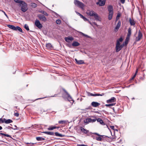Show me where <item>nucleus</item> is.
<instances>
[{
  "label": "nucleus",
  "mask_w": 146,
  "mask_h": 146,
  "mask_svg": "<svg viewBox=\"0 0 146 146\" xmlns=\"http://www.w3.org/2000/svg\"><path fill=\"white\" fill-rule=\"evenodd\" d=\"M86 13L88 15L90 16L94 17L96 21H100L99 17L98 15L93 11L90 10H88L87 11Z\"/></svg>",
  "instance_id": "nucleus-1"
},
{
  "label": "nucleus",
  "mask_w": 146,
  "mask_h": 146,
  "mask_svg": "<svg viewBox=\"0 0 146 146\" xmlns=\"http://www.w3.org/2000/svg\"><path fill=\"white\" fill-rule=\"evenodd\" d=\"M19 6L21 7V10L23 12L26 11L28 9L27 4L24 1L19 4Z\"/></svg>",
  "instance_id": "nucleus-2"
},
{
  "label": "nucleus",
  "mask_w": 146,
  "mask_h": 146,
  "mask_svg": "<svg viewBox=\"0 0 146 146\" xmlns=\"http://www.w3.org/2000/svg\"><path fill=\"white\" fill-rule=\"evenodd\" d=\"M7 26L8 27L12 29L14 31L18 30L22 33H23L22 29L19 26L15 27L14 25H7Z\"/></svg>",
  "instance_id": "nucleus-3"
},
{
  "label": "nucleus",
  "mask_w": 146,
  "mask_h": 146,
  "mask_svg": "<svg viewBox=\"0 0 146 146\" xmlns=\"http://www.w3.org/2000/svg\"><path fill=\"white\" fill-rule=\"evenodd\" d=\"M63 90L65 93L66 94L65 95L63 94L62 96L63 97L66 98L68 101L70 102L72 101L73 103L74 102L73 100L70 95L64 89H63Z\"/></svg>",
  "instance_id": "nucleus-4"
},
{
  "label": "nucleus",
  "mask_w": 146,
  "mask_h": 146,
  "mask_svg": "<svg viewBox=\"0 0 146 146\" xmlns=\"http://www.w3.org/2000/svg\"><path fill=\"white\" fill-rule=\"evenodd\" d=\"M74 3L75 5L82 9L84 6V5L83 3L78 0H74Z\"/></svg>",
  "instance_id": "nucleus-5"
},
{
  "label": "nucleus",
  "mask_w": 146,
  "mask_h": 146,
  "mask_svg": "<svg viewBox=\"0 0 146 146\" xmlns=\"http://www.w3.org/2000/svg\"><path fill=\"white\" fill-rule=\"evenodd\" d=\"M37 17L41 21L45 22L46 21V19L44 15L40 14H38L37 15Z\"/></svg>",
  "instance_id": "nucleus-6"
},
{
  "label": "nucleus",
  "mask_w": 146,
  "mask_h": 146,
  "mask_svg": "<svg viewBox=\"0 0 146 146\" xmlns=\"http://www.w3.org/2000/svg\"><path fill=\"white\" fill-rule=\"evenodd\" d=\"M97 120L96 118L92 119L91 118H87L84 121V122L86 124H88L89 122L93 123L95 122Z\"/></svg>",
  "instance_id": "nucleus-7"
},
{
  "label": "nucleus",
  "mask_w": 146,
  "mask_h": 146,
  "mask_svg": "<svg viewBox=\"0 0 146 146\" xmlns=\"http://www.w3.org/2000/svg\"><path fill=\"white\" fill-rule=\"evenodd\" d=\"M35 25L39 29H41L42 27V25L41 24L40 21L37 19L36 20L35 22Z\"/></svg>",
  "instance_id": "nucleus-8"
},
{
  "label": "nucleus",
  "mask_w": 146,
  "mask_h": 146,
  "mask_svg": "<svg viewBox=\"0 0 146 146\" xmlns=\"http://www.w3.org/2000/svg\"><path fill=\"white\" fill-rule=\"evenodd\" d=\"M94 134L97 135L98 136H99V137H96V139L97 141H102V138L101 137H103V136H105V137H108V138H110V137H109L108 136H104V135H100V134H98V133H94Z\"/></svg>",
  "instance_id": "nucleus-9"
},
{
  "label": "nucleus",
  "mask_w": 146,
  "mask_h": 146,
  "mask_svg": "<svg viewBox=\"0 0 146 146\" xmlns=\"http://www.w3.org/2000/svg\"><path fill=\"white\" fill-rule=\"evenodd\" d=\"M138 33V36L136 38L135 41H139L142 37V34L140 31H139Z\"/></svg>",
  "instance_id": "nucleus-10"
},
{
  "label": "nucleus",
  "mask_w": 146,
  "mask_h": 146,
  "mask_svg": "<svg viewBox=\"0 0 146 146\" xmlns=\"http://www.w3.org/2000/svg\"><path fill=\"white\" fill-rule=\"evenodd\" d=\"M106 0H99V2L96 3L97 5L99 4L100 6H104Z\"/></svg>",
  "instance_id": "nucleus-11"
},
{
  "label": "nucleus",
  "mask_w": 146,
  "mask_h": 146,
  "mask_svg": "<svg viewBox=\"0 0 146 146\" xmlns=\"http://www.w3.org/2000/svg\"><path fill=\"white\" fill-rule=\"evenodd\" d=\"M64 39L66 42H70L71 41L74 40V38L71 37H65L64 38Z\"/></svg>",
  "instance_id": "nucleus-12"
},
{
  "label": "nucleus",
  "mask_w": 146,
  "mask_h": 146,
  "mask_svg": "<svg viewBox=\"0 0 146 146\" xmlns=\"http://www.w3.org/2000/svg\"><path fill=\"white\" fill-rule=\"evenodd\" d=\"M100 104L99 103L93 102L91 103V105L94 107H97L98 106L100 105Z\"/></svg>",
  "instance_id": "nucleus-13"
},
{
  "label": "nucleus",
  "mask_w": 146,
  "mask_h": 146,
  "mask_svg": "<svg viewBox=\"0 0 146 146\" xmlns=\"http://www.w3.org/2000/svg\"><path fill=\"white\" fill-rule=\"evenodd\" d=\"M116 98L114 97H112L111 98L107 100V102L108 103H111L116 101Z\"/></svg>",
  "instance_id": "nucleus-14"
},
{
  "label": "nucleus",
  "mask_w": 146,
  "mask_h": 146,
  "mask_svg": "<svg viewBox=\"0 0 146 146\" xmlns=\"http://www.w3.org/2000/svg\"><path fill=\"white\" fill-rule=\"evenodd\" d=\"M121 24V22L120 21H118V23L117 24V25L116 27L115 28L114 30L116 32L119 29V27H120Z\"/></svg>",
  "instance_id": "nucleus-15"
},
{
  "label": "nucleus",
  "mask_w": 146,
  "mask_h": 146,
  "mask_svg": "<svg viewBox=\"0 0 146 146\" xmlns=\"http://www.w3.org/2000/svg\"><path fill=\"white\" fill-rule=\"evenodd\" d=\"M75 60L76 62V64H85L84 61L82 60H78L77 59L75 58Z\"/></svg>",
  "instance_id": "nucleus-16"
},
{
  "label": "nucleus",
  "mask_w": 146,
  "mask_h": 146,
  "mask_svg": "<svg viewBox=\"0 0 146 146\" xmlns=\"http://www.w3.org/2000/svg\"><path fill=\"white\" fill-rule=\"evenodd\" d=\"M129 21L130 25L131 26H134L135 24V21L131 18H129Z\"/></svg>",
  "instance_id": "nucleus-17"
},
{
  "label": "nucleus",
  "mask_w": 146,
  "mask_h": 146,
  "mask_svg": "<svg viewBox=\"0 0 146 146\" xmlns=\"http://www.w3.org/2000/svg\"><path fill=\"white\" fill-rule=\"evenodd\" d=\"M104 93H102V94H93L92 93H89L88 95L90 96H102L104 95Z\"/></svg>",
  "instance_id": "nucleus-18"
},
{
  "label": "nucleus",
  "mask_w": 146,
  "mask_h": 146,
  "mask_svg": "<svg viewBox=\"0 0 146 146\" xmlns=\"http://www.w3.org/2000/svg\"><path fill=\"white\" fill-rule=\"evenodd\" d=\"M4 123L6 124H8L13 122V121L11 119H8L6 120L5 119H4L3 120Z\"/></svg>",
  "instance_id": "nucleus-19"
},
{
  "label": "nucleus",
  "mask_w": 146,
  "mask_h": 146,
  "mask_svg": "<svg viewBox=\"0 0 146 146\" xmlns=\"http://www.w3.org/2000/svg\"><path fill=\"white\" fill-rule=\"evenodd\" d=\"M108 10L109 11V13H113V8L112 6L110 5L108 7Z\"/></svg>",
  "instance_id": "nucleus-20"
},
{
  "label": "nucleus",
  "mask_w": 146,
  "mask_h": 146,
  "mask_svg": "<svg viewBox=\"0 0 146 146\" xmlns=\"http://www.w3.org/2000/svg\"><path fill=\"white\" fill-rule=\"evenodd\" d=\"M96 120L98 122H100V123L102 125H104L105 124L104 123L103 121L101 119L99 118L97 119Z\"/></svg>",
  "instance_id": "nucleus-21"
},
{
  "label": "nucleus",
  "mask_w": 146,
  "mask_h": 146,
  "mask_svg": "<svg viewBox=\"0 0 146 146\" xmlns=\"http://www.w3.org/2000/svg\"><path fill=\"white\" fill-rule=\"evenodd\" d=\"M80 44L77 42L74 41L72 44V45L73 46H79Z\"/></svg>",
  "instance_id": "nucleus-22"
},
{
  "label": "nucleus",
  "mask_w": 146,
  "mask_h": 146,
  "mask_svg": "<svg viewBox=\"0 0 146 146\" xmlns=\"http://www.w3.org/2000/svg\"><path fill=\"white\" fill-rule=\"evenodd\" d=\"M46 47L47 48L50 49L52 48V46L50 43H48L46 44Z\"/></svg>",
  "instance_id": "nucleus-23"
},
{
  "label": "nucleus",
  "mask_w": 146,
  "mask_h": 146,
  "mask_svg": "<svg viewBox=\"0 0 146 146\" xmlns=\"http://www.w3.org/2000/svg\"><path fill=\"white\" fill-rule=\"evenodd\" d=\"M36 139L38 141H44L45 140V138L41 137H36Z\"/></svg>",
  "instance_id": "nucleus-24"
},
{
  "label": "nucleus",
  "mask_w": 146,
  "mask_h": 146,
  "mask_svg": "<svg viewBox=\"0 0 146 146\" xmlns=\"http://www.w3.org/2000/svg\"><path fill=\"white\" fill-rule=\"evenodd\" d=\"M131 34V28H129L128 29V33L127 36L130 37Z\"/></svg>",
  "instance_id": "nucleus-25"
},
{
  "label": "nucleus",
  "mask_w": 146,
  "mask_h": 146,
  "mask_svg": "<svg viewBox=\"0 0 146 146\" xmlns=\"http://www.w3.org/2000/svg\"><path fill=\"white\" fill-rule=\"evenodd\" d=\"M113 13H109L108 19L109 20H111L113 16Z\"/></svg>",
  "instance_id": "nucleus-26"
},
{
  "label": "nucleus",
  "mask_w": 146,
  "mask_h": 146,
  "mask_svg": "<svg viewBox=\"0 0 146 146\" xmlns=\"http://www.w3.org/2000/svg\"><path fill=\"white\" fill-rule=\"evenodd\" d=\"M81 130L84 133H87L88 132V131L82 127L81 128Z\"/></svg>",
  "instance_id": "nucleus-27"
},
{
  "label": "nucleus",
  "mask_w": 146,
  "mask_h": 146,
  "mask_svg": "<svg viewBox=\"0 0 146 146\" xmlns=\"http://www.w3.org/2000/svg\"><path fill=\"white\" fill-rule=\"evenodd\" d=\"M116 52H118L121 49V48L120 47V45L119 46H116Z\"/></svg>",
  "instance_id": "nucleus-28"
},
{
  "label": "nucleus",
  "mask_w": 146,
  "mask_h": 146,
  "mask_svg": "<svg viewBox=\"0 0 146 146\" xmlns=\"http://www.w3.org/2000/svg\"><path fill=\"white\" fill-rule=\"evenodd\" d=\"M0 135H3L7 137H10V138H12V137L10 135L8 134H6L5 133H0Z\"/></svg>",
  "instance_id": "nucleus-29"
},
{
  "label": "nucleus",
  "mask_w": 146,
  "mask_h": 146,
  "mask_svg": "<svg viewBox=\"0 0 146 146\" xmlns=\"http://www.w3.org/2000/svg\"><path fill=\"white\" fill-rule=\"evenodd\" d=\"M39 12L43 14L44 16L45 15L46 16H48V14L46 12L42 10L40 11Z\"/></svg>",
  "instance_id": "nucleus-30"
},
{
  "label": "nucleus",
  "mask_w": 146,
  "mask_h": 146,
  "mask_svg": "<svg viewBox=\"0 0 146 146\" xmlns=\"http://www.w3.org/2000/svg\"><path fill=\"white\" fill-rule=\"evenodd\" d=\"M55 135L57 136L60 137H63L64 135L60 133H58L57 132H56L54 133Z\"/></svg>",
  "instance_id": "nucleus-31"
},
{
  "label": "nucleus",
  "mask_w": 146,
  "mask_h": 146,
  "mask_svg": "<svg viewBox=\"0 0 146 146\" xmlns=\"http://www.w3.org/2000/svg\"><path fill=\"white\" fill-rule=\"evenodd\" d=\"M67 121L65 120H61L58 121V123L62 124H65L67 123Z\"/></svg>",
  "instance_id": "nucleus-32"
},
{
  "label": "nucleus",
  "mask_w": 146,
  "mask_h": 146,
  "mask_svg": "<svg viewBox=\"0 0 146 146\" xmlns=\"http://www.w3.org/2000/svg\"><path fill=\"white\" fill-rule=\"evenodd\" d=\"M80 34L82 35L83 36H85V37H86L87 38H90L91 37L90 36H88V35H86V34H85L82 33V32H80Z\"/></svg>",
  "instance_id": "nucleus-33"
},
{
  "label": "nucleus",
  "mask_w": 146,
  "mask_h": 146,
  "mask_svg": "<svg viewBox=\"0 0 146 146\" xmlns=\"http://www.w3.org/2000/svg\"><path fill=\"white\" fill-rule=\"evenodd\" d=\"M24 27L27 31L29 30V26L27 25L26 24H25Z\"/></svg>",
  "instance_id": "nucleus-34"
},
{
  "label": "nucleus",
  "mask_w": 146,
  "mask_h": 146,
  "mask_svg": "<svg viewBox=\"0 0 146 146\" xmlns=\"http://www.w3.org/2000/svg\"><path fill=\"white\" fill-rule=\"evenodd\" d=\"M31 7H33L35 8L37 6V5L35 3H32L31 4Z\"/></svg>",
  "instance_id": "nucleus-35"
},
{
  "label": "nucleus",
  "mask_w": 146,
  "mask_h": 146,
  "mask_svg": "<svg viewBox=\"0 0 146 146\" xmlns=\"http://www.w3.org/2000/svg\"><path fill=\"white\" fill-rule=\"evenodd\" d=\"M138 72V69H137L135 72V73L133 76L131 78V80L133 79L136 76L137 73Z\"/></svg>",
  "instance_id": "nucleus-36"
},
{
  "label": "nucleus",
  "mask_w": 146,
  "mask_h": 146,
  "mask_svg": "<svg viewBox=\"0 0 146 146\" xmlns=\"http://www.w3.org/2000/svg\"><path fill=\"white\" fill-rule=\"evenodd\" d=\"M115 103H112L111 104H106L105 105L107 107H110L111 106H113L115 105Z\"/></svg>",
  "instance_id": "nucleus-37"
},
{
  "label": "nucleus",
  "mask_w": 146,
  "mask_h": 146,
  "mask_svg": "<svg viewBox=\"0 0 146 146\" xmlns=\"http://www.w3.org/2000/svg\"><path fill=\"white\" fill-rule=\"evenodd\" d=\"M56 23L57 24L59 25L61 23V21L60 19H58L56 21Z\"/></svg>",
  "instance_id": "nucleus-38"
},
{
  "label": "nucleus",
  "mask_w": 146,
  "mask_h": 146,
  "mask_svg": "<svg viewBox=\"0 0 146 146\" xmlns=\"http://www.w3.org/2000/svg\"><path fill=\"white\" fill-rule=\"evenodd\" d=\"M15 2L17 3H21L23 1L19 0H14Z\"/></svg>",
  "instance_id": "nucleus-39"
},
{
  "label": "nucleus",
  "mask_w": 146,
  "mask_h": 146,
  "mask_svg": "<svg viewBox=\"0 0 146 146\" xmlns=\"http://www.w3.org/2000/svg\"><path fill=\"white\" fill-rule=\"evenodd\" d=\"M14 115L15 116H16L17 117H18L19 115V114L18 112H14Z\"/></svg>",
  "instance_id": "nucleus-40"
},
{
  "label": "nucleus",
  "mask_w": 146,
  "mask_h": 146,
  "mask_svg": "<svg viewBox=\"0 0 146 146\" xmlns=\"http://www.w3.org/2000/svg\"><path fill=\"white\" fill-rule=\"evenodd\" d=\"M54 133L52 132H49L48 135H54Z\"/></svg>",
  "instance_id": "nucleus-41"
},
{
  "label": "nucleus",
  "mask_w": 146,
  "mask_h": 146,
  "mask_svg": "<svg viewBox=\"0 0 146 146\" xmlns=\"http://www.w3.org/2000/svg\"><path fill=\"white\" fill-rule=\"evenodd\" d=\"M0 11H1L3 13H4V15H5L7 17V18L8 19H9V17H8V16L7 15V14L5 13V11H3L2 10H0Z\"/></svg>",
  "instance_id": "nucleus-42"
},
{
  "label": "nucleus",
  "mask_w": 146,
  "mask_h": 146,
  "mask_svg": "<svg viewBox=\"0 0 146 146\" xmlns=\"http://www.w3.org/2000/svg\"><path fill=\"white\" fill-rule=\"evenodd\" d=\"M129 38H130L129 37H128V36H127V37H126V39H125V41L128 42L129 40Z\"/></svg>",
  "instance_id": "nucleus-43"
},
{
  "label": "nucleus",
  "mask_w": 146,
  "mask_h": 146,
  "mask_svg": "<svg viewBox=\"0 0 146 146\" xmlns=\"http://www.w3.org/2000/svg\"><path fill=\"white\" fill-rule=\"evenodd\" d=\"M128 43V42H127L125 41V42H123L122 44H123L124 45V46H125L127 45Z\"/></svg>",
  "instance_id": "nucleus-44"
},
{
  "label": "nucleus",
  "mask_w": 146,
  "mask_h": 146,
  "mask_svg": "<svg viewBox=\"0 0 146 146\" xmlns=\"http://www.w3.org/2000/svg\"><path fill=\"white\" fill-rule=\"evenodd\" d=\"M47 129L49 130H53L52 127V126L50 127H48Z\"/></svg>",
  "instance_id": "nucleus-45"
},
{
  "label": "nucleus",
  "mask_w": 146,
  "mask_h": 146,
  "mask_svg": "<svg viewBox=\"0 0 146 146\" xmlns=\"http://www.w3.org/2000/svg\"><path fill=\"white\" fill-rule=\"evenodd\" d=\"M123 40V39L122 37H120L119 39L117 40V41H119V42H121Z\"/></svg>",
  "instance_id": "nucleus-46"
},
{
  "label": "nucleus",
  "mask_w": 146,
  "mask_h": 146,
  "mask_svg": "<svg viewBox=\"0 0 146 146\" xmlns=\"http://www.w3.org/2000/svg\"><path fill=\"white\" fill-rule=\"evenodd\" d=\"M26 144H30V146H33L34 144H35V143H26Z\"/></svg>",
  "instance_id": "nucleus-47"
},
{
  "label": "nucleus",
  "mask_w": 146,
  "mask_h": 146,
  "mask_svg": "<svg viewBox=\"0 0 146 146\" xmlns=\"http://www.w3.org/2000/svg\"><path fill=\"white\" fill-rule=\"evenodd\" d=\"M120 45V42H119V41H117V43L116 44V46H119Z\"/></svg>",
  "instance_id": "nucleus-48"
},
{
  "label": "nucleus",
  "mask_w": 146,
  "mask_h": 146,
  "mask_svg": "<svg viewBox=\"0 0 146 146\" xmlns=\"http://www.w3.org/2000/svg\"><path fill=\"white\" fill-rule=\"evenodd\" d=\"M4 119H2V118H0V123H3Z\"/></svg>",
  "instance_id": "nucleus-49"
},
{
  "label": "nucleus",
  "mask_w": 146,
  "mask_h": 146,
  "mask_svg": "<svg viewBox=\"0 0 146 146\" xmlns=\"http://www.w3.org/2000/svg\"><path fill=\"white\" fill-rule=\"evenodd\" d=\"M7 128L9 129H13L14 130H16L17 129H16V128H13V127H10V126H8Z\"/></svg>",
  "instance_id": "nucleus-50"
},
{
  "label": "nucleus",
  "mask_w": 146,
  "mask_h": 146,
  "mask_svg": "<svg viewBox=\"0 0 146 146\" xmlns=\"http://www.w3.org/2000/svg\"><path fill=\"white\" fill-rule=\"evenodd\" d=\"M120 2L122 3V4H124L125 2V0H120Z\"/></svg>",
  "instance_id": "nucleus-51"
},
{
  "label": "nucleus",
  "mask_w": 146,
  "mask_h": 146,
  "mask_svg": "<svg viewBox=\"0 0 146 146\" xmlns=\"http://www.w3.org/2000/svg\"><path fill=\"white\" fill-rule=\"evenodd\" d=\"M124 45L123 44H122L121 45H120V48H121H121H123L124 46Z\"/></svg>",
  "instance_id": "nucleus-52"
},
{
  "label": "nucleus",
  "mask_w": 146,
  "mask_h": 146,
  "mask_svg": "<svg viewBox=\"0 0 146 146\" xmlns=\"http://www.w3.org/2000/svg\"><path fill=\"white\" fill-rule=\"evenodd\" d=\"M49 132L44 131L42 132V133L48 135Z\"/></svg>",
  "instance_id": "nucleus-53"
},
{
  "label": "nucleus",
  "mask_w": 146,
  "mask_h": 146,
  "mask_svg": "<svg viewBox=\"0 0 146 146\" xmlns=\"http://www.w3.org/2000/svg\"><path fill=\"white\" fill-rule=\"evenodd\" d=\"M120 15L118 14L117 15V17L116 18V21H117V17H120Z\"/></svg>",
  "instance_id": "nucleus-54"
},
{
  "label": "nucleus",
  "mask_w": 146,
  "mask_h": 146,
  "mask_svg": "<svg viewBox=\"0 0 146 146\" xmlns=\"http://www.w3.org/2000/svg\"><path fill=\"white\" fill-rule=\"evenodd\" d=\"M80 146H88L87 145H85L84 144H82L80 145Z\"/></svg>",
  "instance_id": "nucleus-55"
},
{
  "label": "nucleus",
  "mask_w": 146,
  "mask_h": 146,
  "mask_svg": "<svg viewBox=\"0 0 146 146\" xmlns=\"http://www.w3.org/2000/svg\"><path fill=\"white\" fill-rule=\"evenodd\" d=\"M110 127L111 128V129H114V127L113 126H111Z\"/></svg>",
  "instance_id": "nucleus-56"
},
{
  "label": "nucleus",
  "mask_w": 146,
  "mask_h": 146,
  "mask_svg": "<svg viewBox=\"0 0 146 146\" xmlns=\"http://www.w3.org/2000/svg\"><path fill=\"white\" fill-rule=\"evenodd\" d=\"M84 20L85 21H86L88 20V19L86 18H85L84 19Z\"/></svg>",
  "instance_id": "nucleus-57"
},
{
  "label": "nucleus",
  "mask_w": 146,
  "mask_h": 146,
  "mask_svg": "<svg viewBox=\"0 0 146 146\" xmlns=\"http://www.w3.org/2000/svg\"><path fill=\"white\" fill-rule=\"evenodd\" d=\"M52 128H53V130L54 129H55L56 128H57V127H55V126L52 127Z\"/></svg>",
  "instance_id": "nucleus-58"
},
{
  "label": "nucleus",
  "mask_w": 146,
  "mask_h": 146,
  "mask_svg": "<svg viewBox=\"0 0 146 146\" xmlns=\"http://www.w3.org/2000/svg\"><path fill=\"white\" fill-rule=\"evenodd\" d=\"M78 14L80 16V17L82 16V15H81V14H80V13H78Z\"/></svg>",
  "instance_id": "nucleus-59"
},
{
  "label": "nucleus",
  "mask_w": 146,
  "mask_h": 146,
  "mask_svg": "<svg viewBox=\"0 0 146 146\" xmlns=\"http://www.w3.org/2000/svg\"><path fill=\"white\" fill-rule=\"evenodd\" d=\"M2 129V127L1 126H0V130H1Z\"/></svg>",
  "instance_id": "nucleus-60"
},
{
  "label": "nucleus",
  "mask_w": 146,
  "mask_h": 146,
  "mask_svg": "<svg viewBox=\"0 0 146 146\" xmlns=\"http://www.w3.org/2000/svg\"><path fill=\"white\" fill-rule=\"evenodd\" d=\"M39 98L38 99H43V98Z\"/></svg>",
  "instance_id": "nucleus-61"
},
{
  "label": "nucleus",
  "mask_w": 146,
  "mask_h": 146,
  "mask_svg": "<svg viewBox=\"0 0 146 146\" xmlns=\"http://www.w3.org/2000/svg\"><path fill=\"white\" fill-rule=\"evenodd\" d=\"M14 127H15V128H17V126H16V125H14Z\"/></svg>",
  "instance_id": "nucleus-62"
},
{
  "label": "nucleus",
  "mask_w": 146,
  "mask_h": 146,
  "mask_svg": "<svg viewBox=\"0 0 146 146\" xmlns=\"http://www.w3.org/2000/svg\"><path fill=\"white\" fill-rule=\"evenodd\" d=\"M83 17H84V16H83L82 15V16L81 17V18H82Z\"/></svg>",
  "instance_id": "nucleus-63"
},
{
  "label": "nucleus",
  "mask_w": 146,
  "mask_h": 146,
  "mask_svg": "<svg viewBox=\"0 0 146 146\" xmlns=\"http://www.w3.org/2000/svg\"><path fill=\"white\" fill-rule=\"evenodd\" d=\"M85 18V17L84 16L82 18L84 19Z\"/></svg>",
  "instance_id": "nucleus-64"
}]
</instances>
